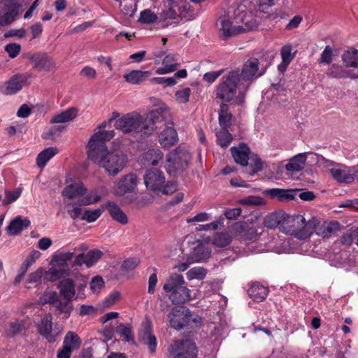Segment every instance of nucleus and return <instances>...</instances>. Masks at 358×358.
Here are the masks:
<instances>
[{"mask_svg": "<svg viewBox=\"0 0 358 358\" xmlns=\"http://www.w3.org/2000/svg\"><path fill=\"white\" fill-rule=\"evenodd\" d=\"M150 115V118H144L139 113L132 112L120 116L119 113L113 112L108 122H103L99 129L106 128L108 123L115 122L114 127L116 129L138 138L151 135L155 129L156 122H171L170 110L166 106H161L152 110Z\"/></svg>", "mask_w": 358, "mask_h": 358, "instance_id": "obj_1", "label": "nucleus"}, {"mask_svg": "<svg viewBox=\"0 0 358 358\" xmlns=\"http://www.w3.org/2000/svg\"><path fill=\"white\" fill-rule=\"evenodd\" d=\"M115 131H99L90 138L88 143V158L105 169L110 176H116L126 166L127 157L120 150L108 152L106 145L115 136Z\"/></svg>", "mask_w": 358, "mask_h": 358, "instance_id": "obj_2", "label": "nucleus"}, {"mask_svg": "<svg viewBox=\"0 0 358 358\" xmlns=\"http://www.w3.org/2000/svg\"><path fill=\"white\" fill-rule=\"evenodd\" d=\"M238 78V71H231L224 76L216 87L215 97L223 102L234 101L236 104H242L248 89H243Z\"/></svg>", "mask_w": 358, "mask_h": 358, "instance_id": "obj_3", "label": "nucleus"}, {"mask_svg": "<svg viewBox=\"0 0 358 358\" xmlns=\"http://www.w3.org/2000/svg\"><path fill=\"white\" fill-rule=\"evenodd\" d=\"M313 222H306L301 215H288L285 213L281 231L294 235L300 240H304L310 236V227Z\"/></svg>", "mask_w": 358, "mask_h": 358, "instance_id": "obj_4", "label": "nucleus"}, {"mask_svg": "<svg viewBox=\"0 0 358 358\" xmlns=\"http://www.w3.org/2000/svg\"><path fill=\"white\" fill-rule=\"evenodd\" d=\"M185 284L183 276L178 273L172 274L164 283L163 289L170 292L169 298L173 304L185 303L192 299L191 291Z\"/></svg>", "mask_w": 358, "mask_h": 358, "instance_id": "obj_5", "label": "nucleus"}, {"mask_svg": "<svg viewBox=\"0 0 358 358\" xmlns=\"http://www.w3.org/2000/svg\"><path fill=\"white\" fill-rule=\"evenodd\" d=\"M236 234L246 244H253L263 234L264 229L262 226L249 224L246 222H237L234 226Z\"/></svg>", "mask_w": 358, "mask_h": 358, "instance_id": "obj_6", "label": "nucleus"}, {"mask_svg": "<svg viewBox=\"0 0 358 358\" xmlns=\"http://www.w3.org/2000/svg\"><path fill=\"white\" fill-rule=\"evenodd\" d=\"M259 62L256 58H250L243 65L241 72L238 71V78L243 89H249L253 80L261 76L264 72L259 70Z\"/></svg>", "mask_w": 358, "mask_h": 358, "instance_id": "obj_7", "label": "nucleus"}, {"mask_svg": "<svg viewBox=\"0 0 358 358\" xmlns=\"http://www.w3.org/2000/svg\"><path fill=\"white\" fill-rule=\"evenodd\" d=\"M170 353L173 358H196L197 348L189 339L176 340L170 346Z\"/></svg>", "mask_w": 358, "mask_h": 358, "instance_id": "obj_8", "label": "nucleus"}, {"mask_svg": "<svg viewBox=\"0 0 358 358\" xmlns=\"http://www.w3.org/2000/svg\"><path fill=\"white\" fill-rule=\"evenodd\" d=\"M218 34L221 39L227 40L237 35L255 31L258 27V24H216Z\"/></svg>", "mask_w": 358, "mask_h": 358, "instance_id": "obj_9", "label": "nucleus"}, {"mask_svg": "<svg viewBox=\"0 0 358 358\" xmlns=\"http://www.w3.org/2000/svg\"><path fill=\"white\" fill-rule=\"evenodd\" d=\"M167 316L171 327L180 330L189 324L192 315L188 308L178 306L173 308Z\"/></svg>", "mask_w": 358, "mask_h": 358, "instance_id": "obj_10", "label": "nucleus"}, {"mask_svg": "<svg viewBox=\"0 0 358 358\" xmlns=\"http://www.w3.org/2000/svg\"><path fill=\"white\" fill-rule=\"evenodd\" d=\"M217 22H257L255 20L252 22V16L250 12L246 11L243 7L238 6L236 8H229L224 10L223 14L218 17Z\"/></svg>", "mask_w": 358, "mask_h": 358, "instance_id": "obj_11", "label": "nucleus"}, {"mask_svg": "<svg viewBox=\"0 0 358 358\" xmlns=\"http://www.w3.org/2000/svg\"><path fill=\"white\" fill-rule=\"evenodd\" d=\"M313 222L310 227V235L315 232L318 236L322 238H328L333 236L340 229V224L338 222H330L329 223L322 222L320 219L313 217L310 220Z\"/></svg>", "mask_w": 358, "mask_h": 358, "instance_id": "obj_12", "label": "nucleus"}, {"mask_svg": "<svg viewBox=\"0 0 358 358\" xmlns=\"http://www.w3.org/2000/svg\"><path fill=\"white\" fill-rule=\"evenodd\" d=\"M331 177L338 183H352L358 171L353 167H349L342 164L334 165L329 169Z\"/></svg>", "mask_w": 358, "mask_h": 358, "instance_id": "obj_13", "label": "nucleus"}, {"mask_svg": "<svg viewBox=\"0 0 358 358\" xmlns=\"http://www.w3.org/2000/svg\"><path fill=\"white\" fill-rule=\"evenodd\" d=\"M38 333L45 338L49 343H54L59 332L52 329V317L51 314L43 315L36 324Z\"/></svg>", "mask_w": 358, "mask_h": 358, "instance_id": "obj_14", "label": "nucleus"}, {"mask_svg": "<svg viewBox=\"0 0 358 358\" xmlns=\"http://www.w3.org/2000/svg\"><path fill=\"white\" fill-rule=\"evenodd\" d=\"M190 158L191 157L187 151L176 149L167 157L169 169L171 167L176 171H182L187 167Z\"/></svg>", "mask_w": 358, "mask_h": 358, "instance_id": "obj_15", "label": "nucleus"}, {"mask_svg": "<svg viewBox=\"0 0 358 358\" xmlns=\"http://www.w3.org/2000/svg\"><path fill=\"white\" fill-rule=\"evenodd\" d=\"M22 4L18 0H5L0 22H13L17 20L22 11Z\"/></svg>", "mask_w": 358, "mask_h": 358, "instance_id": "obj_16", "label": "nucleus"}, {"mask_svg": "<svg viewBox=\"0 0 358 358\" xmlns=\"http://www.w3.org/2000/svg\"><path fill=\"white\" fill-rule=\"evenodd\" d=\"M144 183L147 188L159 193L161 187L165 182V176L164 173L157 169H150L148 170L144 175Z\"/></svg>", "mask_w": 358, "mask_h": 358, "instance_id": "obj_17", "label": "nucleus"}, {"mask_svg": "<svg viewBox=\"0 0 358 358\" xmlns=\"http://www.w3.org/2000/svg\"><path fill=\"white\" fill-rule=\"evenodd\" d=\"M33 69L38 71H50L55 67L56 63L46 53H36L29 57Z\"/></svg>", "mask_w": 358, "mask_h": 358, "instance_id": "obj_18", "label": "nucleus"}, {"mask_svg": "<svg viewBox=\"0 0 358 358\" xmlns=\"http://www.w3.org/2000/svg\"><path fill=\"white\" fill-rule=\"evenodd\" d=\"M274 5V0H259L257 8L255 9V16L264 20H287L282 16L275 13H270L271 7Z\"/></svg>", "mask_w": 358, "mask_h": 358, "instance_id": "obj_19", "label": "nucleus"}, {"mask_svg": "<svg viewBox=\"0 0 358 358\" xmlns=\"http://www.w3.org/2000/svg\"><path fill=\"white\" fill-rule=\"evenodd\" d=\"M28 76L17 74L15 75L0 87V91L3 94L11 95L16 94L22 90L24 83Z\"/></svg>", "mask_w": 358, "mask_h": 358, "instance_id": "obj_20", "label": "nucleus"}, {"mask_svg": "<svg viewBox=\"0 0 358 358\" xmlns=\"http://www.w3.org/2000/svg\"><path fill=\"white\" fill-rule=\"evenodd\" d=\"M136 185L137 177L135 174L126 175L118 182L115 194L116 196H122L127 192H133Z\"/></svg>", "mask_w": 358, "mask_h": 358, "instance_id": "obj_21", "label": "nucleus"}, {"mask_svg": "<svg viewBox=\"0 0 358 358\" xmlns=\"http://www.w3.org/2000/svg\"><path fill=\"white\" fill-rule=\"evenodd\" d=\"M58 289L61 295L69 300L77 299L78 298H84V296L76 295V285L72 279L66 278L61 280L58 285Z\"/></svg>", "mask_w": 358, "mask_h": 358, "instance_id": "obj_22", "label": "nucleus"}, {"mask_svg": "<svg viewBox=\"0 0 358 358\" xmlns=\"http://www.w3.org/2000/svg\"><path fill=\"white\" fill-rule=\"evenodd\" d=\"M178 56L176 54H169L162 61V66L156 69L159 75L167 74L176 71L180 66Z\"/></svg>", "mask_w": 358, "mask_h": 358, "instance_id": "obj_23", "label": "nucleus"}, {"mask_svg": "<svg viewBox=\"0 0 358 358\" xmlns=\"http://www.w3.org/2000/svg\"><path fill=\"white\" fill-rule=\"evenodd\" d=\"M163 153L159 149H151L142 153L138 159L139 164L143 166L157 165L162 160Z\"/></svg>", "mask_w": 358, "mask_h": 358, "instance_id": "obj_24", "label": "nucleus"}, {"mask_svg": "<svg viewBox=\"0 0 358 358\" xmlns=\"http://www.w3.org/2000/svg\"><path fill=\"white\" fill-rule=\"evenodd\" d=\"M230 150L236 163L243 166L248 164L250 148L245 143H241L238 147H231Z\"/></svg>", "mask_w": 358, "mask_h": 358, "instance_id": "obj_25", "label": "nucleus"}, {"mask_svg": "<svg viewBox=\"0 0 358 358\" xmlns=\"http://www.w3.org/2000/svg\"><path fill=\"white\" fill-rule=\"evenodd\" d=\"M298 191L294 189H284L279 188L268 189L265 191V194L271 198L278 199L280 201H289L294 200Z\"/></svg>", "mask_w": 358, "mask_h": 358, "instance_id": "obj_26", "label": "nucleus"}, {"mask_svg": "<svg viewBox=\"0 0 358 358\" xmlns=\"http://www.w3.org/2000/svg\"><path fill=\"white\" fill-rule=\"evenodd\" d=\"M178 141V134L172 127H166L159 135V142L164 148L174 145Z\"/></svg>", "mask_w": 358, "mask_h": 358, "instance_id": "obj_27", "label": "nucleus"}, {"mask_svg": "<svg viewBox=\"0 0 358 358\" xmlns=\"http://www.w3.org/2000/svg\"><path fill=\"white\" fill-rule=\"evenodd\" d=\"M106 208L110 217L121 224L128 223V217L123 210L116 203L113 201H108Z\"/></svg>", "mask_w": 358, "mask_h": 358, "instance_id": "obj_28", "label": "nucleus"}, {"mask_svg": "<svg viewBox=\"0 0 358 358\" xmlns=\"http://www.w3.org/2000/svg\"><path fill=\"white\" fill-rule=\"evenodd\" d=\"M306 160V153H299L289 159L285 169L288 172H299L304 169Z\"/></svg>", "mask_w": 358, "mask_h": 358, "instance_id": "obj_29", "label": "nucleus"}, {"mask_svg": "<svg viewBox=\"0 0 358 358\" xmlns=\"http://www.w3.org/2000/svg\"><path fill=\"white\" fill-rule=\"evenodd\" d=\"M211 248L204 244H200L191 253L188 260L192 262H201L207 260L211 255Z\"/></svg>", "mask_w": 358, "mask_h": 358, "instance_id": "obj_30", "label": "nucleus"}, {"mask_svg": "<svg viewBox=\"0 0 358 358\" xmlns=\"http://www.w3.org/2000/svg\"><path fill=\"white\" fill-rule=\"evenodd\" d=\"M78 112V109L75 107L69 108L60 113L55 115L50 122L51 124L69 122L77 117Z\"/></svg>", "mask_w": 358, "mask_h": 358, "instance_id": "obj_31", "label": "nucleus"}, {"mask_svg": "<svg viewBox=\"0 0 358 358\" xmlns=\"http://www.w3.org/2000/svg\"><path fill=\"white\" fill-rule=\"evenodd\" d=\"M187 76V72L185 69H181L177 71L173 77L164 78L156 77L151 79L153 84L162 85L164 87L173 86L176 84L177 78H185Z\"/></svg>", "mask_w": 358, "mask_h": 358, "instance_id": "obj_32", "label": "nucleus"}, {"mask_svg": "<svg viewBox=\"0 0 358 358\" xmlns=\"http://www.w3.org/2000/svg\"><path fill=\"white\" fill-rule=\"evenodd\" d=\"M282 240L279 238H273L270 241L266 243L264 246H255L253 252L255 253L264 252V251H273L277 253H280L284 250L283 245L285 242L282 243Z\"/></svg>", "mask_w": 358, "mask_h": 358, "instance_id": "obj_33", "label": "nucleus"}, {"mask_svg": "<svg viewBox=\"0 0 358 358\" xmlns=\"http://www.w3.org/2000/svg\"><path fill=\"white\" fill-rule=\"evenodd\" d=\"M151 76L149 71L133 70L124 75L125 80L132 85H138L146 80Z\"/></svg>", "mask_w": 358, "mask_h": 358, "instance_id": "obj_34", "label": "nucleus"}, {"mask_svg": "<svg viewBox=\"0 0 358 358\" xmlns=\"http://www.w3.org/2000/svg\"><path fill=\"white\" fill-rule=\"evenodd\" d=\"M219 124L221 129H227L231 125L232 115L229 110V106L222 103L220 106L219 110Z\"/></svg>", "mask_w": 358, "mask_h": 358, "instance_id": "obj_35", "label": "nucleus"}, {"mask_svg": "<svg viewBox=\"0 0 358 358\" xmlns=\"http://www.w3.org/2000/svg\"><path fill=\"white\" fill-rule=\"evenodd\" d=\"M292 46L286 45L281 48L280 55L282 62L278 66V69L280 73H284L288 65L295 57V53H292Z\"/></svg>", "mask_w": 358, "mask_h": 358, "instance_id": "obj_36", "label": "nucleus"}, {"mask_svg": "<svg viewBox=\"0 0 358 358\" xmlns=\"http://www.w3.org/2000/svg\"><path fill=\"white\" fill-rule=\"evenodd\" d=\"M30 225V221L27 219H22L20 216L15 217L8 225L7 230L11 235H17L22 230L27 229Z\"/></svg>", "mask_w": 358, "mask_h": 358, "instance_id": "obj_37", "label": "nucleus"}, {"mask_svg": "<svg viewBox=\"0 0 358 358\" xmlns=\"http://www.w3.org/2000/svg\"><path fill=\"white\" fill-rule=\"evenodd\" d=\"M248 292L250 298L254 301L261 302L266 298L268 289L267 287L257 283L252 285L249 288Z\"/></svg>", "mask_w": 358, "mask_h": 358, "instance_id": "obj_38", "label": "nucleus"}, {"mask_svg": "<svg viewBox=\"0 0 358 358\" xmlns=\"http://www.w3.org/2000/svg\"><path fill=\"white\" fill-rule=\"evenodd\" d=\"M285 216V212L279 211L268 215L264 220V224L266 227L273 229L280 226V230L282 229V221Z\"/></svg>", "mask_w": 358, "mask_h": 358, "instance_id": "obj_39", "label": "nucleus"}, {"mask_svg": "<svg viewBox=\"0 0 358 358\" xmlns=\"http://www.w3.org/2000/svg\"><path fill=\"white\" fill-rule=\"evenodd\" d=\"M85 192L82 183H76L66 186L62 191V195L72 199L85 194Z\"/></svg>", "mask_w": 358, "mask_h": 358, "instance_id": "obj_40", "label": "nucleus"}, {"mask_svg": "<svg viewBox=\"0 0 358 358\" xmlns=\"http://www.w3.org/2000/svg\"><path fill=\"white\" fill-rule=\"evenodd\" d=\"M57 152L58 150L53 147H50L43 150L36 157V164L38 166L43 168L46 165L47 162L57 155Z\"/></svg>", "mask_w": 358, "mask_h": 358, "instance_id": "obj_41", "label": "nucleus"}, {"mask_svg": "<svg viewBox=\"0 0 358 358\" xmlns=\"http://www.w3.org/2000/svg\"><path fill=\"white\" fill-rule=\"evenodd\" d=\"M141 340L144 344L148 346L151 353H154L155 352L157 347V338L152 333L150 327L148 326L145 328L141 334Z\"/></svg>", "mask_w": 358, "mask_h": 358, "instance_id": "obj_42", "label": "nucleus"}, {"mask_svg": "<svg viewBox=\"0 0 358 358\" xmlns=\"http://www.w3.org/2000/svg\"><path fill=\"white\" fill-rule=\"evenodd\" d=\"M72 300L65 299V301H59L58 299L56 302L55 309L58 315H63V318L69 317L73 309V306L71 302Z\"/></svg>", "mask_w": 358, "mask_h": 358, "instance_id": "obj_43", "label": "nucleus"}, {"mask_svg": "<svg viewBox=\"0 0 358 358\" xmlns=\"http://www.w3.org/2000/svg\"><path fill=\"white\" fill-rule=\"evenodd\" d=\"M232 238L228 233H215L211 238L210 242L218 248H224L231 242Z\"/></svg>", "mask_w": 358, "mask_h": 358, "instance_id": "obj_44", "label": "nucleus"}, {"mask_svg": "<svg viewBox=\"0 0 358 358\" xmlns=\"http://www.w3.org/2000/svg\"><path fill=\"white\" fill-rule=\"evenodd\" d=\"M342 59L347 66L358 68V50L352 49L345 51Z\"/></svg>", "mask_w": 358, "mask_h": 358, "instance_id": "obj_45", "label": "nucleus"}, {"mask_svg": "<svg viewBox=\"0 0 358 358\" xmlns=\"http://www.w3.org/2000/svg\"><path fill=\"white\" fill-rule=\"evenodd\" d=\"M217 143L222 148H227L231 143L232 135L227 129H220L216 131Z\"/></svg>", "mask_w": 358, "mask_h": 358, "instance_id": "obj_46", "label": "nucleus"}, {"mask_svg": "<svg viewBox=\"0 0 358 358\" xmlns=\"http://www.w3.org/2000/svg\"><path fill=\"white\" fill-rule=\"evenodd\" d=\"M81 344L80 338L72 331H69L64 339L63 345L67 346L72 351L80 348Z\"/></svg>", "mask_w": 358, "mask_h": 358, "instance_id": "obj_47", "label": "nucleus"}, {"mask_svg": "<svg viewBox=\"0 0 358 358\" xmlns=\"http://www.w3.org/2000/svg\"><path fill=\"white\" fill-rule=\"evenodd\" d=\"M81 205H83L82 203H69L66 204L67 213L73 220H81L85 210V208L81 207Z\"/></svg>", "mask_w": 358, "mask_h": 358, "instance_id": "obj_48", "label": "nucleus"}, {"mask_svg": "<svg viewBox=\"0 0 358 358\" xmlns=\"http://www.w3.org/2000/svg\"><path fill=\"white\" fill-rule=\"evenodd\" d=\"M207 275V270L201 266H194L189 269L187 273V278L189 280L196 279L201 280L206 278Z\"/></svg>", "mask_w": 358, "mask_h": 358, "instance_id": "obj_49", "label": "nucleus"}, {"mask_svg": "<svg viewBox=\"0 0 358 358\" xmlns=\"http://www.w3.org/2000/svg\"><path fill=\"white\" fill-rule=\"evenodd\" d=\"M25 322L24 320L16 319L9 322L7 329V334L9 336H14L20 334L24 327Z\"/></svg>", "mask_w": 358, "mask_h": 358, "instance_id": "obj_50", "label": "nucleus"}, {"mask_svg": "<svg viewBox=\"0 0 358 358\" xmlns=\"http://www.w3.org/2000/svg\"><path fill=\"white\" fill-rule=\"evenodd\" d=\"M58 299V294L55 291L44 292L39 298L40 303L43 305L56 303Z\"/></svg>", "mask_w": 358, "mask_h": 358, "instance_id": "obj_51", "label": "nucleus"}, {"mask_svg": "<svg viewBox=\"0 0 358 358\" xmlns=\"http://www.w3.org/2000/svg\"><path fill=\"white\" fill-rule=\"evenodd\" d=\"M102 214V210L98 208L94 210L85 209L83 211L81 220L87 221V222H93L96 221Z\"/></svg>", "mask_w": 358, "mask_h": 358, "instance_id": "obj_52", "label": "nucleus"}, {"mask_svg": "<svg viewBox=\"0 0 358 358\" xmlns=\"http://www.w3.org/2000/svg\"><path fill=\"white\" fill-rule=\"evenodd\" d=\"M86 255V266L91 267L96 264L103 256V252L99 250H92L89 251Z\"/></svg>", "mask_w": 358, "mask_h": 358, "instance_id": "obj_53", "label": "nucleus"}, {"mask_svg": "<svg viewBox=\"0 0 358 358\" xmlns=\"http://www.w3.org/2000/svg\"><path fill=\"white\" fill-rule=\"evenodd\" d=\"M158 20V16L150 9H145L141 12L139 19L137 22H156Z\"/></svg>", "mask_w": 358, "mask_h": 358, "instance_id": "obj_54", "label": "nucleus"}, {"mask_svg": "<svg viewBox=\"0 0 358 358\" xmlns=\"http://www.w3.org/2000/svg\"><path fill=\"white\" fill-rule=\"evenodd\" d=\"M328 75L333 78H340L348 76V72L343 66L332 64L329 69Z\"/></svg>", "mask_w": 358, "mask_h": 358, "instance_id": "obj_55", "label": "nucleus"}, {"mask_svg": "<svg viewBox=\"0 0 358 358\" xmlns=\"http://www.w3.org/2000/svg\"><path fill=\"white\" fill-rule=\"evenodd\" d=\"M21 193L20 188H17L13 192L5 191V199L2 201L3 205L6 206L13 203L20 197Z\"/></svg>", "mask_w": 358, "mask_h": 358, "instance_id": "obj_56", "label": "nucleus"}, {"mask_svg": "<svg viewBox=\"0 0 358 358\" xmlns=\"http://www.w3.org/2000/svg\"><path fill=\"white\" fill-rule=\"evenodd\" d=\"M101 199V195L97 189L90 192L83 200L82 204L84 206L90 205L99 202Z\"/></svg>", "mask_w": 358, "mask_h": 358, "instance_id": "obj_57", "label": "nucleus"}, {"mask_svg": "<svg viewBox=\"0 0 358 358\" xmlns=\"http://www.w3.org/2000/svg\"><path fill=\"white\" fill-rule=\"evenodd\" d=\"M191 93V89L189 87H185L181 90L176 92V99L178 103H185L189 101V96Z\"/></svg>", "mask_w": 358, "mask_h": 358, "instance_id": "obj_58", "label": "nucleus"}, {"mask_svg": "<svg viewBox=\"0 0 358 358\" xmlns=\"http://www.w3.org/2000/svg\"><path fill=\"white\" fill-rule=\"evenodd\" d=\"M43 275V271L41 268H38L34 272L31 273L29 275L28 279L27 280V284H38L41 281V278Z\"/></svg>", "mask_w": 358, "mask_h": 358, "instance_id": "obj_59", "label": "nucleus"}, {"mask_svg": "<svg viewBox=\"0 0 358 358\" xmlns=\"http://www.w3.org/2000/svg\"><path fill=\"white\" fill-rule=\"evenodd\" d=\"M332 48L329 45H327L321 54L319 63L327 64H330L332 60Z\"/></svg>", "mask_w": 358, "mask_h": 358, "instance_id": "obj_60", "label": "nucleus"}, {"mask_svg": "<svg viewBox=\"0 0 358 358\" xmlns=\"http://www.w3.org/2000/svg\"><path fill=\"white\" fill-rule=\"evenodd\" d=\"M74 256V252H62L59 255H55L53 260L59 265L64 264L66 262L71 260Z\"/></svg>", "mask_w": 358, "mask_h": 358, "instance_id": "obj_61", "label": "nucleus"}, {"mask_svg": "<svg viewBox=\"0 0 358 358\" xmlns=\"http://www.w3.org/2000/svg\"><path fill=\"white\" fill-rule=\"evenodd\" d=\"M118 331L120 336L126 341L129 342L132 341L134 336L131 332V329L129 327H125L123 324H120L118 327Z\"/></svg>", "mask_w": 358, "mask_h": 358, "instance_id": "obj_62", "label": "nucleus"}, {"mask_svg": "<svg viewBox=\"0 0 358 358\" xmlns=\"http://www.w3.org/2000/svg\"><path fill=\"white\" fill-rule=\"evenodd\" d=\"M139 262L140 261L137 258H129L124 261L122 264V268L127 271H132L139 264Z\"/></svg>", "mask_w": 358, "mask_h": 358, "instance_id": "obj_63", "label": "nucleus"}, {"mask_svg": "<svg viewBox=\"0 0 358 358\" xmlns=\"http://www.w3.org/2000/svg\"><path fill=\"white\" fill-rule=\"evenodd\" d=\"M21 47L19 44L9 43L6 45L5 50L11 58H15L20 53Z\"/></svg>", "mask_w": 358, "mask_h": 358, "instance_id": "obj_64", "label": "nucleus"}]
</instances>
